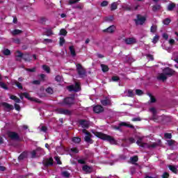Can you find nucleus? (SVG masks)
<instances>
[{
	"instance_id": "obj_6",
	"label": "nucleus",
	"mask_w": 178,
	"mask_h": 178,
	"mask_svg": "<svg viewBox=\"0 0 178 178\" xmlns=\"http://www.w3.org/2000/svg\"><path fill=\"white\" fill-rule=\"evenodd\" d=\"M145 20H147V18L145 17L141 16V15H137V19H134V22L137 26H143L144 23H145Z\"/></svg>"
},
{
	"instance_id": "obj_16",
	"label": "nucleus",
	"mask_w": 178,
	"mask_h": 178,
	"mask_svg": "<svg viewBox=\"0 0 178 178\" xmlns=\"http://www.w3.org/2000/svg\"><path fill=\"white\" fill-rule=\"evenodd\" d=\"M1 105L6 109V111H8V112H9L10 111H13V109H14L13 106L6 102H2Z\"/></svg>"
},
{
	"instance_id": "obj_13",
	"label": "nucleus",
	"mask_w": 178,
	"mask_h": 178,
	"mask_svg": "<svg viewBox=\"0 0 178 178\" xmlns=\"http://www.w3.org/2000/svg\"><path fill=\"white\" fill-rule=\"evenodd\" d=\"M93 111L95 113H101L102 112H104V107L101 105H97L93 107Z\"/></svg>"
},
{
	"instance_id": "obj_25",
	"label": "nucleus",
	"mask_w": 178,
	"mask_h": 178,
	"mask_svg": "<svg viewBox=\"0 0 178 178\" xmlns=\"http://www.w3.org/2000/svg\"><path fill=\"white\" fill-rule=\"evenodd\" d=\"M131 163L132 165H136V162L138 161V156H134L130 158Z\"/></svg>"
},
{
	"instance_id": "obj_51",
	"label": "nucleus",
	"mask_w": 178,
	"mask_h": 178,
	"mask_svg": "<svg viewBox=\"0 0 178 178\" xmlns=\"http://www.w3.org/2000/svg\"><path fill=\"white\" fill-rule=\"evenodd\" d=\"M151 33H156V26H152L150 28Z\"/></svg>"
},
{
	"instance_id": "obj_57",
	"label": "nucleus",
	"mask_w": 178,
	"mask_h": 178,
	"mask_svg": "<svg viewBox=\"0 0 178 178\" xmlns=\"http://www.w3.org/2000/svg\"><path fill=\"white\" fill-rule=\"evenodd\" d=\"M150 112H152L153 115H156V110L155 108L152 107L149 109Z\"/></svg>"
},
{
	"instance_id": "obj_14",
	"label": "nucleus",
	"mask_w": 178,
	"mask_h": 178,
	"mask_svg": "<svg viewBox=\"0 0 178 178\" xmlns=\"http://www.w3.org/2000/svg\"><path fill=\"white\" fill-rule=\"evenodd\" d=\"M8 137L11 138V140H19V135L16 134V132H9Z\"/></svg>"
},
{
	"instance_id": "obj_34",
	"label": "nucleus",
	"mask_w": 178,
	"mask_h": 178,
	"mask_svg": "<svg viewBox=\"0 0 178 178\" xmlns=\"http://www.w3.org/2000/svg\"><path fill=\"white\" fill-rule=\"evenodd\" d=\"M42 69L44 70V72H47V73H50L51 72V68L48 67V65H42Z\"/></svg>"
},
{
	"instance_id": "obj_2",
	"label": "nucleus",
	"mask_w": 178,
	"mask_h": 178,
	"mask_svg": "<svg viewBox=\"0 0 178 178\" xmlns=\"http://www.w3.org/2000/svg\"><path fill=\"white\" fill-rule=\"evenodd\" d=\"M76 67L78 76L81 77V79H83V77L87 76V70H86V68L83 67V65H81V64H76Z\"/></svg>"
},
{
	"instance_id": "obj_9",
	"label": "nucleus",
	"mask_w": 178,
	"mask_h": 178,
	"mask_svg": "<svg viewBox=\"0 0 178 178\" xmlns=\"http://www.w3.org/2000/svg\"><path fill=\"white\" fill-rule=\"evenodd\" d=\"M82 133H83V134H86V136L84 138L85 141L86 143H90V144H92V140L91 139V134L86 129H83Z\"/></svg>"
},
{
	"instance_id": "obj_50",
	"label": "nucleus",
	"mask_w": 178,
	"mask_h": 178,
	"mask_svg": "<svg viewBox=\"0 0 178 178\" xmlns=\"http://www.w3.org/2000/svg\"><path fill=\"white\" fill-rule=\"evenodd\" d=\"M0 87H1V88H3L4 90H8L6 84H5V83L3 82H0Z\"/></svg>"
},
{
	"instance_id": "obj_30",
	"label": "nucleus",
	"mask_w": 178,
	"mask_h": 178,
	"mask_svg": "<svg viewBox=\"0 0 178 178\" xmlns=\"http://www.w3.org/2000/svg\"><path fill=\"white\" fill-rule=\"evenodd\" d=\"M101 67H102V72H104V73L109 70V67L106 65L101 64Z\"/></svg>"
},
{
	"instance_id": "obj_12",
	"label": "nucleus",
	"mask_w": 178,
	"mask_h": 178,
	"mask_svg": "<svg viewBox=\"0 0 178 178\" xmlns=\"http://www.w3.org/2000/svg\"><path fill=\"white\" fill-rule=\"evenodd\" d=\"M43 164L44 166H53L54 165V159L52 157H50L49 159H47L44 161Z\"/></svg>"
},
{
	"instance_id": "obj_63",
	"label": "nucleus",
	"mask_w": 178,
	"mask_h": 178,
	"mask_svg": "<svg viewBox=\"0 0 178 178\" xmlns=\"http://www.w3.org/2000/svg\"><path fill=\"white\" fill-rule=\"evenodd\" d=\"M78 163H81V165H84V163H86V161L83 159H79Z\"/></svg>"
},
{
	"instance_id": "obj_15",
	"label": "nucleus",
	"mask_w": 178,
	"mask_h": 178,
	"mask_svg": "<svg viewBox=\"0 0 178 178\" xmlns=\"http://www.w3.org/2000/svg\"><path fill=\"white\" fill-rule=\"evenodd\" d=\"M157 80H160L161 81H166V80H168V76H165L163 72H162L159 74L157 76Z\"/></svg>"
},
{
	"instance_id": "obj_28",
	"label": "nucleus",
	"mask_w": 178,
	"mask_h": 178,
	"mask_svg": "<svg viewBox=\"0 0 178 178\" xmlns=\"http://www.w3.org/2000/svg\"><path fill=\"white\" fill-rule=\"evenodd\" d=\"M168 168L170 169V170H171V172H172L173 173L177 174V168H176V166L175 165H168Z\"/></svg>"
},
{
	"instance_id": "obj_44",
	"label": "nucleus",
	"mask_w": 178,
	"mask_h": 178,
	"mask_svg": "<svg viewBox=\"0 0 178 178\" xmlns=\"http://www.w3.org/2000/svg\"><path fill=\"white\" fill-rule=\"evenodd\" d=\"M67 31L65 29H62L60 31V35H67Z\"/></svg>"
},
{
	"instance_id": "obj_5",
	"label": "nucleus",
	"mask_w": 178,
	"mask_h": 178,
	"mask_svg": "<svg viewBox=\"0 0 178 178\" xmlns=\"http://www.w3.org/2000/svg\"><path fill=\"white\" fill-rule=\"evenodd\" d=\"M56 113H60L61 115H65L66 116H70V115H72V111H70L69 109H66V108H56Z\"/></svg>"
},
{
	"instance_id": "obj_47",
	"label": "nucleus",
	"mask_w": 178,
	"mask_h": 178,
	"mask_svg": "<svg viewBox=\"0 0 178 178\" xmlns=\"http://www.w3.org/2000/svg\"><path fill=\"white\" fill-rule=\"evenodd\" d=\"M46 92H47L48 94H54V89H52L51 88H47L46 89Z\"/></svg>"
},
{
	"instance_id": "obj_26",
	"label": "nucleus",
	"mask_w": 178,
	"mask_h": 178,
	"mask_svg": "<svg viewBox=\"0 0 178 178\" xmlns=\"http://www.w3.org/2000/svg\"><path fill=\"white\" fill-rule=\"evenodd\" d=\"M124 94H126L127 97H134V93L133 92V90H126L124 92Z\"/></svg>"
},
{
	"instance_id": "obj_48",
	"label": "nucleus",
	"mask_w": 178,
	"mask_h": 178,
	"mask_svg": "<svg viewBox=\"0 0 178 178\" xmlns=\"http://www.w3.org/2000/svg\"><path fill=\"white\" fill-rule=\"evenodd\" d=\"M3 55H6V56H9L10 55V50L9 49H5L3 51Z\"/></svg>"
},
{
	"instance_id": "obj_36",
	"label": "nucleus",
	"mask_w": 178,
	"mask_h": 178,
	"mask_svg": "<svg viewBox=\"0 0 178 178\" xmlns=\"http://www.w3.org/2000/svg\"><path fill=\"white\" fill-rule=\"evenodd\" d=\"M63 177H70V173L67 171H63L61 172Z\"/></svg>"
},
{
	"instance_id": "obj_10",
	"label": "nucleus",
	"mask_w": 178,
	"mask_h": 178,
	"mask_svg": "<svg viewBox=\"0 0 178 178\" xmlns=\"http://www.w3.org/2000/svg\"><path fill=\"white\" fill-rule=\"evenodd\" d=\"M124 41L127 45H133V44H136L137 42V40L134 38H129L124 39Z\"/></svg>"
},
{
	"instance_id": "obj_56",
	"label": "nucleus",
	"mask_w": 178,
	"mask_h": 178,
	"mask_svg": "<svg viewBox=\"0 0 178 178\" xmlns=\"http://www.w3.org/2000/svg\"><path fill=\"white\" fill-rule=\"evenodd\" d=\"M71 152H74V154H79V149L75 148V147L72 148V149H71Z\"/></svg>"
},
{
	"instance_id": "obj_58",
	"label": "nucleus",
	"mask_w": 178,
	"mask_h": 178,
	"mask_svg": "<svg viewBox=\"0 0 178 178\" xmlns=\"http://www.w3.org/2000/svg\"><path fill=\"white\" fill-rule=\"evenodd\" d=\"M141 118L140 117L134 118L132 119L133 122H140Z\"/></svg>"
},
{
	"instance_id": "obj_49",
	"label": "nucleus",
	"mask_w": 178,
	"mask_h": 178,
	"mask_svg": "<svg viewBox=\"0 0 178 178\" xmlns=\"http://www.w3.org/2000/svg\"><path fill=\"white\" fill-rule=\"evenodd\" d=\"M167 143H168V145H169V147H172V145H173V144H175V140H167Z\"/></svg>"
},
{
	"instance_id": "obj_55",
	"label": "nucleus",
	"mask_w": 178,
	"mask_h": 178,
	"mask_svg": "<svg viewBox=\"0 0 178 178\" xmlns=\"http://www.w3.org/2000/svg\"><path fill=\"white\" fill-rule=\"evenodd\" d=\"M47 130H48V129L45 126H42L40 128V131H43L44 133H47Z\"/></svg>"
},
{
	"instance_id": "obj_33",
	"label": "nucleus",
	"mask_w": 178,
	"mask_h": 178,
	"mask_svg": "<svg viewBox=\"0 0 178 178\" xmlns=\"http://www.w3.org/2000/svg\"><path fill=\"white\" fill-rule=\"evenodd\" d=\"M147 95L150 97L151 104H154V102H156V99H155L151 93H147Z\"/></svg>"
},
{
	"instance_id": "obj_27",
	"label": "nucleus",
	"mask_w": 178,
	"mask_h": 178,
	"mask_svg": "<svg viewBox=\"0 0 178 178\" xmlns=\"http://www.w3.org/2000/svg\"><path fill=\"white\" fill-rule=\"evenodd\" d=\"M45 30V35H47V37H49L54 34V32H52V29H44Z\"/></svg>"
},
{
	"instance_id": "obj_54",
	"label": "nucleus",
	"mask_w": 178,
	"mask_h": 178,
	"mask_svg": "<svg viewBox=\"0 0 178 178\" xmlns=\"http://www.w3.org/2000/svg\"><path fill=\"white\" fill-rule=\"evenodd\" d=\"M136 94L137 95H143V90H141L140 89H136Z\"/></svg>"
},
{
	"instance_id": "obj_29",
	"label": "nucleus",
	"mask_w": 178,
	"mask_h": 178,
	"mask_svg": "<svg viewBox=\"0 0 178 178\" xmlns=\"http://www.w3.org/2000/svg\"><path fill=\"white\" fill-rule=\"evenodd\" d=\"M70 51L72 56H76V50H74V46L70 47Z\"/></svg>"
},
{
	"instance_id": "obj_40",
	"label": "nucleus",
	"mask_w": 178,
	"mask_h": 178,
	"mask_svg": "<svg viewBox=\"0 0 178 178\" xmlns=\"http://www.w3.org/2000/svg\"><path fill=\"white\" fill-rule=\"evenodd\" d=\"M158 41H159V35H156L152 40V42L153 44H156Z\"/></svg>"
},
{
	"instance_id": "obj_21",
	"label": "nucleus",
	"mask_w": 178,
	"mask_h": 178,
	"mask_svg": "<svg viewBox=\"0 0 178 178\" xmlns=\"http://www.w3.org/2000/svg\"><path fill=\"white\" fill-rule=\"evenodd\" d=\"M101 104L104 106H106L108 105H111V99L106 98L105 99L101 100Z\"/></svg>"
},
{
	"instance_id": "obj_38",
	"label": "nucleus",
	"mask_w": 178,
	"mask_h": 178,
	"mask_svg": "<svg viewBox=\"0 0 178 178\" xmlns=\"http://www.w3.org/2000/svg\"><path fill=\"white\" fill-rule=\"evenodd\" d=\"M73 143H75V144H79L81 141V138L78 137H74L72 138Z\"/></svg>"
},
{
	"instance_id": "obj_7",
	"label": "nucleus",
	"mask_w": 178,
	"mask_h": 178,
	"mask_svg": "<svg viewBox=\"0 0 178 178\" xmlns=\"http://www.w3.org/2000/svg\"><path fill=\"white\" fill-rule=\"evenodd\" d=\"M163 73L165 74V76L168 77H172L176 73L175 70H173L170 67H165L163 70Z\"/></svg>"
},
{
	"instance_id": "obj_1",
	"label": "nucleus",
	"mask_w": 178,
	"mask_h": 178,
	"mask_svg": "<svg viewBox=\"0 0 178 178\" xmlns=\"http://www.w3.org/2000/svg\"><path fill=\"white\" fill-rule=\"evenodd\" d=\"M143 137H139L138 140L136 141V144L138 145H139V147H141L142 148H156V147H158V145H159V144L156 143H154L152 145H149L147 143H144L143 142Z\"/></svg>"
},
{
	"instance_id": "obj_45",
	"label": "nucleus",
	"mask_w": 178,
	"mask_h": 178,
	"mask_svg": "<svg viewBox=\"0 0 178 178\" xmlns=\"http://www.w3.org/2000/svg\"><path fill=\"white\" fill-rule=\"evenodd\" d=\"M164 137H165V138H168V140H170V138H172V134H170V133H165L164 134Z\"/></svg>"
},
{
	"instance_id": "obj_64",
	"label": "nucleus",
	"mask_w": 178,
	"mask_h": 178,
	"mask_svg": "<svg viewBox=\"0 0 178 178\" xmlns=\"http://www.w3.org/2000/svg\"><path fill=\"white\" fill-rule=\"evenodd\" d=\"M112 80H113V81H119V77L118 76H113Z\"/></svg>"
},
{
	"instance_id": "obj_24",
	"label": "nucleus",
	"mask_w": 178,
	"mask_h": 178,
	"mask_svg": "<svg viewBox=\"0 0 178 178\" xmlns=\"http://www.w3.org/2000/svg\"><path fill=\"white\" fill-rule=\"evenodd\" d=\"M22 95L24 97H25V98H27L28 99H32V101H35V102H40V99H33L30 98V95H29V93H27V92L22 93Z\"/></svg>"
},
{
	"instance_id": "obj_46",
	"label": "nucleus",
	"mask_w": 178,
	"mask_h": 178,
	"mask_svg": "<svg viewBox=\"0 0 178 178\" xmlns=\"http://www.w3.org/2000/svg\"><path fill=\"white\" fill-rule=\"evenodd\" d=\"M163 24L168 26L170 23V19L166 18L163 21Z\"/></svg>"
},
{
	"instance_id": "obj_4",
	"label": "nucleus",
	"mask_w": 178,
	"mask_h": 178,
	"mask_svg": "<svg viewBox=\"0 0 178 178\" xmlns=\"http://www.w3.org/2000/svg\"><path fill=\"white\" fill-rule=\"evenodd\" d=\"M74 104V98L73 97H65L63 102L59 103L61 106H71Z\"/></svg>"
},
{
	"instance_id": "obj_35",
	"label": "nucleus",
	"mask_w": 178,
	"mask_h": 178,
	"mask_svg": "<svg viewBox=\"0 0 178 178\" xmlns=\"http://www.w3.org/2000/svg\"><path fill=\"white\" fill-rule=\"evenodd\" d=\"M22 33H23V31L15 29L13 31V35H17L18 34H22Z\"/></svg>"
},
{
	"instance_id": "obj_37",
	"label": "nucleus",
	"mask_w": 178,
	"mask_h": 178,
	"mask_svg": "<svg viewBox=\"0 0 178 178\" xmlns=\"http://www.w3.org/2000/svg\"><path fill=\"white\" fill-rule=\"evenodd\" d=\"M25 70L26 72H30L31 73H34L37 70V67H34L33 68H26Z\"/></svg>"
},
{
	"instance_id": "obj_22",
	"label": "nucleus",
	"mask_w": 178,
	"mask_h": 178,
	"mask_svg": "<svg viewBox=\"0 0 178 178\" xmlns=\"http://www.w3.org/2000/svg\"><path fill=\"white\" fill-rule=\"evenodd\" d=\"M22 59H24L25 62H31V58H30V54H22Z\"/></svg>"
},
{
	"instance_id": "obj_53",
	"label": "nucleus",
	"mask_w": 178,
	"mask_h": 178,
	"mask_svg": "<svg viewBox=\"0 0 178 178\" xmlns=\"http://www.w3.org/2000/svg\"><path fill=\"white\" fill-rule=\"evenodd\" d=\"M55 80L56 81H62V76L60 75H57L56 77H55Z\"/></svg>"
},
{
	"instance_id": "obj_41",
	"label": "nucleus",
	"mask_w": 178,
	"mask_h": 178,
	"mask_svg": "<svg viewBox=\"0 0 178 178\" xmlns=\"http://www.w3.org/2000/svg\"><path fill=\"white\" fill-rule=\"evenodd\" d=\"M15 84L19 90H23V86H22V83H20L19 81H15Z\"/></svg>"
},
{
	"instance_id": "obj_31",
	"label": "nucleus",
	"mask_w": 178,
	"mask_h": 178,
	"mask_svg": "<svg viewBox=\"0 0 178 178\" xmlns=\"http://www.w3.org/2000/svg\"><path fill=\"white\" fill-rule=\"evenodd\" d=\"M24 158H27V153H26V152L21 154L19 156L18 159H19V161H23V159H24Z\"/></svg>"
},
{
	"instance_id": "obj_43",
	"label": "nucleus",
	"mask_w": 178,
	"mask_h": 178,
	"mask_svg": "<svg viewBox=\"0 0 178 178\" xmlns=\"http://www.w3.org/2000/svg\"><path fill=\"white\" fill-rule=\"evenodd\" d=\"M161 9V6L160 5H156L154 6L152 8L153 12H156V10H159Z\"/></svg>"
},
{
	"instance_id": "obj_20",
	"label": "nucleus",
	"mask_w": 178,
	"mask_h": 178,
	"mask_svg": "<svg viewBox=\"0 0 178 178\" xmlns=\"http://www.w3.org/2000/svg\"><path fill=\"white\" fill-rule=\"evenodd\" d=\"M175 8H176V3L171 2L168 5L167 10L172 12Z\"/></svg>"
},
{
	"instance_id": "obj_8",
	"label": "nucleus",
	"mask_w": 178,
	"mask_h": 178,
	"mask_svg": "<svg viewBox=\"0 0 178 178\" xmlns=\"http://www.w3.org/2000/svg\"><path fill=\"white\" fill-rule=\"evenodd\" d=\"M67 90L70 92L74 91L75 92H78V91H80V84L79 83H76L75 85L67 86Z\"/></svg>"
},
{
	"instance_id": "obj_39",
	"label": "nucleus",
	"mask_w": 178,
	"mask_h": 178,
	"mask_svg": "<svg viewBox=\"0 0 178 178\" xmlns=\"http://www.w3.org/2000/svg\"><path fill=\"white\" fill-rule=\"evenodd\" d=\"M122 9H124V10H134L133 8H131V7L129 5L122 6Z\"/></svg>"
},
{
	"instance_id": "obj_61",
	"label": "nucleus",
	"mask_w": 178,
	"mask_h": 178,
	"mask_svg": "<svg viewBox=\"0 0 178 178\" xmlns=\"http://www.w3.org/2000/svg\"><path fill=\"white\" fill-rule=\"evenodd\" d=\"M162 177H163V178H168V177H169V173H168V172H164V173L163 174V175H162Z\"/></svg>"
},
{
	"instance_id": "obj_3",
	"label": "nucleus",
	"mask_w": 178,
	"mask_h": 178,
	"mask_svg": "<svg viewBox=\"0 0 178 178\" xmlns=\"http://www.w3.org/2000/svg\"><path fill=\"white\" fill-rule=\"evenodd\" d=\"M96 136L99 138H101L102 140H106L107 141H109L111 144H115V139L112 138V136L104 134L101 132H97L96 134Z\"/></svg>"
},
{
	"instance_id": "obj_23",
	"label": "nucleus",
	"mask_w": 178,
	"mask_h": 178,
	"mask_svg": "<svg viewBox=\"0 0 178 178\" xmlns=\"http://www.w3.org/2000/svg\"><path fill=\"white\" fill-rule=\"evenodd\" d=\"M82 169L86 173H91L92 172V168L88 165H84Z\"/></svg>"
},
{
	"instance_id": "obj_60",
	"label": "nucleus",
	"mask_w": 178,
	"mask_h": 178,
	"mask_svg": "<svg viewBox=\"0 0 178 178\" xmlns=\"http://www.w3.org/2000/svg\"><path fill=\"white\" fill-rule=\"evenodd\" d=\"M15 109H16V111H20V105L15 104Z\"/></svg>"
},
{
	"instance_id": "obj_52",
	"label": "nucleus",
	"mask_w": 178,
	"mask_h": 178,
	"mask_svg": "<svg viewBox=\"0 0 178 178\" xmlns=\"http://www.w3.org/2000/svg\"><path fill=\"white\" fill-rule=\"evenodd\" d=\"M108 1H104L101 3L100 6L102 7L108 6Z\"/></svg>"
},
{
	"instance_id": "obj_17",
	"label": "nucleus",
	"mask_w": 178,
	"mask_h": 178,
	"mask_svg": "<svg viewBox=\"0 0 178 178\" xmlns=\"http://www.w3.org/2000/svg\"><path fill=\"white\" fill-rule=\"evenodd\" d=\"M17 55L15 56V60L22 62V59H23V53L20 52V51H17Z\"/></svg>"
},
{
	"instance_id": "obj_18",
	"label": "nucleus",
	"mask_w": 178,
	"mask_h": 178,
	"mask_svg": "<svg viewBox=\"0 0 178 178\" xmlns=\"http://www.w3.org/2000/svg\"><path fill=\"white\" fill-rule=\"evenodd\" d=\"M119 126L120 127H129L130 129H134V126L125 122H120Z\"/></svg>"
},
{
	"instance_id": "obj_19",
	"label": "nucleus",
	"mask_w": 178,
	"mask_h": 178,
	"mask_svg": "<svg viewBox=\"0 0 178 178\" xmlns=\"http://www.w3.org/2000/svg\"><path fill=\"white\" fill-rule=\"evenodd\" d=\"M115 31V26H110L108 28L103 30V33H110L112 34Z\"/></svg>"
},
{
	"instance_id": "obj_59",
	"label": "nucleus",
	"mask_w": 178,
	"mask_h": 178,
	"mask_svg": "<svg viewBox=\"0 0 178 178\" xmlns=\"http://www.w3.org/2000/svg\"><path fill=\"white\" fill-rule=\"evenodd\" d=\"M163 38H164V40H168V39L169 38V35H168V33H163Z\"/></svg>"
},
{
	"instance_id": "obj_11",
	"label": "nucleus",
	"mask_w": 178,
	"mask_h": 178,
	"mask_svg": "<svg viewBox=\"0 0 178 178\" xmlns=\"http://www.w3.org/2000/svg\"><path fill=\"white\" fill-rule=\"evenodd\" d=\"M79 124L83 129H88L90 127V122L86 120H80Z\"/></svg>"
},
{
	"instance_id": "obj_32",
	"label": "nucleus",
	"mask_w": 178,
	"mask_h": 178,
	"mask_svg": "<svg viewBox=\"0 0 178 178\" xmlns=\"http://www.w3.org/2000/svg\"><path fill=\"white\" fill-rule=\"evenodd\" d=\"M118 5H119L118 2L113 3L111 4V10H116V9H118Z\"/></svg>"
},
{
	"instance_id": "obj_62",
	"label": "nucleus",
	"mask_w": 178,
	"mask_h": 178,
	"mask_svg": "<svg viewBox=\"0 0 178 178\" xmlns=\"http://www.w3.org/2000/svg\"><path fill=\"white\" fill-rule=\"evenodd\" d=\"M33 84H35V85L38 86V85L41 84V81H40L38 80L33 81Z\"/></svg>"
},
{
	"instance_id": "obj_42",
	"label": "nucleus",
	"mask_w": 178,
	"mask_h": 178,
	"mask_svg": "<svg viewBox=\"0 0 178 178\" xmlns=\"http://www.w3.org/2000/svg\"><path fill=\"white\" fill-rule=\"evenodd\" d=\"M66 42V40H65V38H60V41H59V45L60 47H63V44Z\"/></svg>"
}]
</instances>
